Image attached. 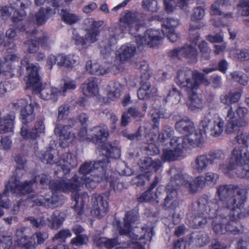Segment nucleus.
<instances>
[{"mask_svg":"<svg viewBox=\"0 0 249 249\" xmlns=\"http://www.w3.org/2000/svg\"><path fill=\"white\" fill-rule=\"evenodd\" d=\"M157 89L152 86L148 79L141 80V87L137 92L138 97L141 100H147L155 96Z\"/></svg>","mask_w":249,"mask_h":249,"instance_id":"22","label":"nucleus"},{"mask_svg":"<svg viewBox=\"0 0 249 249\" xmlns=\"http://www.w3.org/2000/svg\"><path fill=\"white\" fill-rule=\"evenodd\" d=\"M153 189H151V187L139 198V202L149 201L155 202L158 203L160 200L163 199L164 196V192H161V189L158 187L155 192H152Z\"/></svg>","mask_w":249,"mask_h":249,"instance_id":"29","label":"nucleus"},{"mask_svg":"<svg viewBox=\"0 0 249 249\" xmlns=\"http://www.w3.org/2000/svg\"><path fill=\"white\" fill-rule=\"evenodd\" d=\"M202 134L203 133L199 129L196 131L195 129V132L189 133L183 137H177V138L183 139L182 145L184 149L186 148L199 147L202 142Z\"/></svg>","mask_w":249,"mask_h":249,"instance_id":"21","label":"nucleus"},{"mask_svg":"<svg viewBox=\"0 0 249 249\" xmlns=\"http://www.w3.org/2000/svg\"><path fill=\"white\" fill-rule=\"evenodd\" d=\"M192 92V94L190 95L189 99L187 101L188 108L192 110L202 108L203 107V100L193 91Z\"/></svg>","mask_w":249,"mask_h":249,"instance_id":"49","label":"nucleus"},{"mask_svg":"<svg viewBox=\"0 0 249 249\" xmlns=\"http://www.w3.org/2000/svg\"><path fill=\"white\" fill-rule=\"evenodd\" d=\"M231 6V3L228 0H217L211 7V10L213 15L221 16L222 10L226 9Z\"/></svg>","mask_w":249,"mask_h":249,"instance_id":"46","label":"nucleus"},{"mask_svg":"<svg viewBox=\"0 0 249 249\" xmlns=\"http://www.w3.org/2000/svg\"><path fill=\"white\" fill-rule=\"evenodd\" d=\"M55 14L54 9L41 7L32 17L33 22L37 26L44 24L47 20Z\"/></svg>","mask_w":249,"mask_h":249,"instance_id":"25","label":"nucleus"},{"mask_svg":"<svg viewBox=\"0 0 249 249\" xmlns=\"http://www.w3.org/2000/svg\"><path fill=\"white\" fill-rule=\"evenodd\" d=\"M177 189L174 182L171 180L166 186V195L161 204L162 208L165 210H174L178 206Z\"/></svg>","mask_w":249,"mask_h":249,"instance_id":"16","label":"nucleus"},{"mask_svg":"<svg viewBox=\"0 0 249 249\" xmlns=\"http://www.w3.org/2000/svg\"><path fill=\"white\" fill-rule=\"evenodd\" d=\"M241 209L232 211L228 215L226 214L228 217V222L226 223V232H230L233 234H239L243 232V226L238 220L242 215L241 213Z\"/></svg>","mask_w":249,"mask_h":249,"instance_id":"12","label":"nucleus"},{"mask_svg":"<svg viewBox=\"0 0 249 249\" xmlns=\"http://www.w3.org/2000/svg\"><path fill=\"white\" fill-rule=\"evenodd\" d=\"M218 201L216 199L209 200L207 196L200 197L189 207V213L195 228L202 227L207 223L208 218L216 216Z\"/></svg>","mask_w":249,"mask_h":249,"instance_id":"4","label":"nucleus"},{"mask_svg":"<svg viewBox=\"0 0 249 249\" xmlns=\"http://www.w3.org/2000/svg\"><path fill=\"white\" fill-rule=\"evenodd\" d=\"M142 7L145 10L152 12H156L160 8L158 2L154 0H143Z\"/></svg>","mask_w":249,"mask_h":249,"instance_id":"60","label":"nucleus"},{"mask_svg":"<svg viewBox=\"0 0 249 249\" xmlns=\"http://www.w3.org/2000/svg\"><path fill=\"white\" fill-rule=\"evenodd\" d=\"M81 88L85 95L95 96L98 92V80L95 78H89L82 85Z\"/></svg>","mask_w":249,"mask_h":249,"instance_id":"34","label":"nucleus"},{"mask_svg":"<svg viewBox=\"0 0 249 249\" xmlns=\"http://www.w3.org/2000/svg\"><path fill=\"white\" fill-rule=\"evenodd\" d=\"M103 23L102 21H96L92 18H85L83 22V28L85 31L99 29Z\"/></svg>","mask_w":249,"mask_h":249,"instance_id":"55","label":"nucleus"},{"mask_svg":"<svg viewBox=\"0 0 249 249\" xmlns=\"http://www.w3.org/2000/svg\"><path fill=\"white\" fill-rule=\"evenodd\" d=\"M79 190L80 188L78 191L71 192L72 193L71 197L72 199L75 202V204L73 206V209L78 215H80L82 214V208L86 201L88 200L89 197L86 192H82L78 194L77 192Z\"/></svg>","mask_w":249,"mask_h":249,"instance_id":"33","label":"nucleus"},{"mask_svg":"<svg viewBox=\"0 0 249 249\" xmlns=\"http://www.w3.org/2000/svg\"><path fill=\"white\" fill-rule=\"evenodd\" d=\"M232 79L241 85L246 86L248 81L247 76L242 72L234 71L231 73Z\"/></svg>","mask_w":249,"mask_h":249,"instance_id":"63","label":"nucleus"},{"mask_svg":"<svg viewBox=\"0 0 249 249\" xmlns=\"http://www.w3.org/2000/svg\"><path fill=\"white\" fill-rule=\"evenodd\" d=\"M120 21L121 24L126 27L128 30H132L133 28L137 30L138 25H142L144 23L143 21L140 20L136 13L131 12L125 13L120 19Z\"/></svg>","mask_w":249,"mask_h":249,"instance_id":"24","label":"nucleus"},{"mask_svg":"<svg viewBox=\"0 0 249 249\" xmlns=\"http://www.w3.org/2000/svg\"><path fill=\"white\" fill-rule=\"evenodd\" d=\"M161 166L160 160H153L150 157L145 158L140 165L142 171L147 173L154 170L157 172Z\"/></svg>","mask_w":249,"mask_h":249,"instance_id":"39","label":"nucleus"},{"mask_svg":"<svg viewBox=\"0 0 249 249\" xmlns=\"http://www.w3.org/2000/svg\"><path fill=\"white\" fill-rule=\"evenodd\" d=\"M29 231L28 228L22 227L17 229L14 235V240L18 246L26 249H30L34 246V243L29 240Z\"/></svg>","mask_w":249,"mask_h":249,"instance_id":"19","label":"nucleus"},{"mask_svg":"<svg viewBox=\"0 0 249 249\" xmlns=\"http://www.w3.org/2000/svg\"><path fill=\"white\" fill-rule=\"evenodd\" d=\"M232 55L236 61L241 62H248L249 63V49H237L233 53ZM246 70L249 71V67L246 68Z\"/></svg>","mask_w":249,"mask_h":249,"instance_id":"52","label":"nucleus"},{"mask_svg":"<svg viewBox=\"0 0 249 249\" xmlns=\"http://www.w3.org/2000/svg\"><path fill=\"white\" fill-rule=\"evenodd\" d=\"M86 33L85 35V37L88 43L89 44H91L95 42L98 40V36L100 34L99 29H94L93 30L86 31Z\"/></svg>","mask_w":249,"mask_h":249,"instance_id":"64","label":"nucleus"},{"mask_svg":"<svg viewBox=\"0 0 249 249\" xmlns=\"http://www.w3.org/2000/svg\"><path fill=\"white\" fill-rule=\"evenodd\" d=\"M205 14V9L201 6L194 8L191 15V20L192 21L200 20L203 18Z\"/></svg>","mask_w":249,"mask_h":249,"instance_id":"61","label":"nucleus"},{"mask_svg":"<svg viewBox=\"0 0 249 249\" xmlns=\"http://www.w3.org/2000/svg\"><path fill=\"white\" fill-rule=\"evenodd\" d=\"M60 16L63 21L69 25L74 24L81 19L80 16L70 13L64 9L61 10Z\"/></svg>","mask_w":249,"mask_h":249,"instance_id":"48","label":"nucleus"},{"mask_svg":"<svg viewBox=\"0 0 249 249\" xmlns=\"http://www.w3.org/2000/svg\"><path fill=\"white\" fill-rule=\"evenodd\" d=\"M72 127L71 125L57 124L55 125L54 132L59 137L63 146H67L75 138L74 134L72 132Z\"/></svg>","mask_w":249,"mask_h":249,"instance_id":"17","label":"nucleus"},{"mask_svg":"<svg viewBox=\"0 0 249 249\" xmlns=\"http://www.w3.org/2000/svg\"><path fill=\"white\" fill-rule=\"evenodd\" d=\"M22 66H25L28 73L26 77V88L32 89L35 93L37 94L41 98L46 100H52L55 102L60 95L58 88L47 87L41 88V83L39 75V66L37 63H29L27 58H24L21 61Z\"/></svg>","mask_w":249,"mask_h":249,"instance_id":"3","label":"nucleus"},{"mask_svg":"<svg viewBox=\"0 0 249 249\" xmlns=\"http://www.w3.org/2000/svg\"><path fill=\"white\" fill-rule=\"evenodd\" d=\"M183 139L173 137L169 142V146L163 149L161 159L164 161H172L184 158Z\"/></svg>","mask_w":249,"mask_h":249,"instance_id":"10","label":"nucleus"},{"mask_svg":"<svg viewBox=\"0 0 249 249\" xmlns=\"http://www.w3.org/2000/svg\"><path fill=\"white\" fill-rule=\"evenodd\" d=\"M243 90L241 89L234 91H229L223 93L220 96L219 99L221 103L228 105V107L231 104L238 102L242 95Z\"/></svg>","mask_w":249,"mask_h":249,"instance_id":"31","label":"nucleus"},{"mask_svg":"<svg viewBox=\"0 0 249 249\" xmlns=\"http://www.w3.org/2000/svg\"><path fill=\"white\" fill-rule=\"evenodd\" d=\"M28 199L36 205L43 206L47 208H50L57 207L60 198L56 193L50 192L45 196H35L30 195L28 196Z\"/></svg>","mask_w":249,"mask_h":249,"instance_id":"14","label":"nucleus"},{"mask_svg":"<svg viewBox=\"0 0 249 249\" xmlns=\"http://www.w3.org/2000/svg\"><path fill=\"white\" fill-rule=\"evenodd\" d=\"M180 24L179 20L173 18H167L162 22L161 31L163 34H166L175 30Z\"/></svg>","mask_w":249,"mask_h":249,"instance_id":"44","label":"nucleus"},{"mask_svg":"<svg viewBox=\"0 0 249 249\" xmlns=\"http://www.w3.org/2000/svg\"><path fill=\"white\" fill-rule=\"evenodd\" d=\"M225 108L227 109V115L225 119L227 122L226 127L227 133H231L237 131L238 129L237 119L235 118V112L231 106L227 107Z\"/></svg>","mask_w":249,"mask_h":249,"instance_id":"32","label":"nucleus"},{"mask_svg":"<svg viewBox=\"0 0 249 249\" xmlns=\"http://www.w3.org/2000/svg\"><path fill=\"white\" fill-rule=\"evenodd\" d=\"M174 133V131L173 129L167 128L159 134L158 141L162 144L168 146Z\"/></svg>","mask_w":249,"mask_h":249,"instance_id":"56","label":"nucleus"},{"mask_svg":"<svg viewBox=\"0 0 249 249\" xmlns=\"http://www.w3.org/2000/svg\"><path fill=\"white\" fill-rule=\"evenodd\" d=\"M201 27V26L200 24H197L196 25L191 24L190 25V41L193 42L194 44H196L200 38L199 34L197 32H196V31L200 29Z\"/></svg>","mask_w":249,"mask_h":249,"instance_id":"62","label":"nucleus"},{"mask_svg":"<svg viewBox=\"0 0 249 249\" xmlns=\"http://www.w3.org/2000/svg\"><path fill=\"white\" fill-rule=\"evenodd\" d=\"M108 89V96L111 99L118 98L121 95L122 86L118 82H115L110 84Z\"/></svg>","mask_w":249,"mask_h":249,"instance_id":"57","label":"nucleus"},{"mask_svg":"<svg viewBox=\"0 0 249 249\" xmlns=\"http://www.w3.org/2000/svg\"><path fill=\"white\" fill-rule=\"evenodd\" d=\"M136 67L141 71V79H149L151 72L147 63L145 61H140L137 63Z\"/></svg>","mask_w":249,"mask_h":249,"instance_id":"58","label":"nucleus"},{"mask_svg":"<svg viewBox=\"0 0 249 249\" xmlns=\"http://www.w3.org/2000/svg\"><path fill=\"white\" fill-rule=\"evenodd\" d=\"M136 50V47L134 45L127 43L122 45L119 48L117 55L121 61H124L133 56Z\"/></svg>","mask_w":249,"mask_h":249,"instance_id":"36","label":"nucleus"},{"mask_svg":"<svg viewBox=\"0 0 249 249\" xmlns=\"http://www.w3.org/2000/svg\"><path fill=\"white\" fill-rule=\"evenodd\" d=\"M89 132L91 133L90 142L98 145L104 143L109 135L108 128L105 125L93 127L89 130Z\"/></svg>","mask_w":249,"mask_h":249,"instance_id":"20","label":"nucleus"},{"mask_svg":"<svg viewBox=\"0 0 249 249\" xmlns=\"http://www.w3.org/2000/svg\"><path fill=\"white\" fill-rule=\"evenodd\" d=\"M193 71L189 68H183L179 70L175 79L176 83L182 87H185L188 91V84L191 82Z\"/></svg>","mask_w":249,"mask_h":249,"instance_id":"27","label":"nucleus"},{"mask_svg":"<svg viewBox=\"0 0 249 249\" xmlns=\"http://www.w3.org/2000/svg\"><path fill=\"white\" fill-rule=\"evenodd\" d=\"M36 38L41 47L44 49H48L53 43V40L50 38L49 34L45 32L40 31L37 33Z\"/></svg>","mask_w":249,"mask_h":249,"instance_id":"50","label":"nucleus"},{"mask_svg":"<svg viewBox=\"0 0 249 249\" xmlns=\"http://www.w3.org/2000/svg\"><path fill=\"white\" fill-rule=\"evenodd\" d=\"M170 115V113L163 108L154 110L151 115L152 121L154 123L152 125L153 128L155 129L159 128L160 118L166 119L169 118Z\"/></svg>","mask_w":249,"mask_h":249,"instance_id":"45","label":"nucleus"},{"mask_svg":"<svg viewBox=\"0 0 249 249\" xmlns=\"http://www.w3.org/2000/svg\"><path fill=\"white\" fill-rule=\"evenodd\" d=\"M236 113L238 117L237 119L238 128L246 126L249 123L246 116L248 113V109L244 107H238L236 109Z\"/></svg>","mask_w":249,"mask_h":249,"instance_id":"54","label":"nucleus"},{"mask_svg":"<svg viewBox=\"0 0 249 249\" xmlns=\"http://www.w3.org/2000/svg\"><path fill=\"white\" fill-rule=\"evenodd\" d=\"M45 126L44 123L40 120L36 123L34 127L29 131L27 125H23L21 128L20 134L24 139L36 140L44 135Z\"/></svg>","mask_w":249,"mask_h":249,"instance_id":"18","label":"nucleus"},{"mask_svg":"<svg viewBox=\"0 0 249 249\" xmlns=\"http://www.w3.org/2000/svg\"><path fill=\"white\" fill-rule=\"evenodd\" d=\"M40 159L47 164H56L57 169L54 172L55 174L58 175V171L62 173V178L64 179L69 176L71 169L77 165V160L74 155L66 152L59 157L58 151L52 148L43 152Z\"/></svg>","mask_w":249,"mask_h":249,"instance_id":"5","label":"nucleus"},{"mask_svg":"<svg viewBox=\"0 0 249 249\" xmlns=\"http://www.w3.org/2000/svg\"><path fill=\"white\" fill-rule=\"evenodd\" d=\"M65 219V214L58 210L55 211L52 214L50 220L51 227L54 230L58 229L63 224Z\"/></svg>","mask_w":249,"mask_h":249,"instance_id":"47","label":"nucleus"},{"mask_svg":"<svg viewBox=\"0 0 249 249\" xmlns=\"http://www.w3.org/2000/svg\"><path fill=\"white\" fill-rule=\"evenodd\" d=\"M107 162V159L99 160L94 163L91 161L85 162L79 168L81 177L74 175L70 179L58 182L55 188L63 192H74L85 184L88 188L93 189L98 182L104 180L108 181L112 185L113 181L106 176L105 167Z\"/></svg>","mask_w":249,"mask_h":249,"instance_id":"2","label":"nucleus"},{"mask_svg":"<svg viewBox=\"0 0 249 249\" xmlns=\"http://www.w3.org/2000/svg\"><path fill=\"white\" fill-rule=\"evenodd\" d=\"M161 38L158 30L148 29L145 32L144 36H136V41L138 48L140 49L141 46L147 45L151 47L157 45Z\"/></svg>","mask_w":249,"mask_h":249,"instance_id":"15","label":"nucleus"},{"mask_svg":"<svg viewBox=\"0 0 249 249\" xmlns=\"http://www.w3.org/2000/svg\"><path fill=\"white\" fill-rule=\"evenodd\" d=\"M15 160L18 164L14 176L11 177L7 183L5 184L4 194L10 192L12 194L18 195H24L32 191L31 181H25L21 182L20 180V178L24 174L23 170L25 160H23L20 156L16 157Z\"/></svg>","mask_w":249,"mask_h":249,"instance_id":"7","label":"nucleus"},{"mask_svg":"<svg viewBox=\"0 0 249 249\" xmlns=\"http://www.w3.org/2000/svg\"><path fill=\"white\" fill-rule=\"evenodd\" d=\"M38 40H28L24 43L23 49L29 53H35L36 52L39 48Z\"/></svg>","mask_w":249,"mask_h":249,"instance_id":"59","label":"nucleus"},{"mask_svg":"<svg viewBox=\"0 0 249 249\" xmlns=\"http://www.w3.org/2000/svg\"><path fill=\"white\" fill-rule=\"evenodd\" d=\"M191 243L196 247H201L208 244L210 238L207 234L204 232L193 233L191 238Z\"/></svg>","mask_w":249,"mask_h":249,"instance_id":"40","label":"nucleus"},{"mask_svg":"<svg viewBox=\"0 0 249 249\" xmlns=\"http://www.w3.org/2000/svg\"><path fill=\"white\" fill-rule=\"evenodd\" d=\"M201 84L207 86L210 84V82L202 73L197 71H193L191 82L188 84V91H193L194 89H197Z\"/></svg>","mask_w":249,"mask_h":249,"instance_id":"26","label":"nucleus"},{"mask_svg":"<svg viewBox=\"0 0 249 249\" xmlns=\"http://www.w3.org/2000/svg\"><path fill=\"white\" fill-rule=\"evenodd\" d=\"M213 116L212 113L209 111L203 117L200 121L199 125V129L204 134L209 133V128L210 125L213 124Z\"/></svg>","mask_w":249,"mask_h":249,"instance_id":"51","label":"nucleus"},{"mask_svg":"<svg viewBox=\"0 0 249 249\" xmlns=\"http://www.w3.org/2000/svg\"><path fill=\"white\" fill-rule=\"evenodd\" d=\"M175 128L179 132L186 136L189 133L195 132V128L193 123L190 119H184L176 123Z\"/></svg>","mask_w":249,"mask_h":249,"instance_id":"38","label":"nucleus"},{"mask_svg":"<svg viewBox=\"0 0 249 249\" xmlns=\"http://www.w3.org/2000/svg\"><path fill=\"white\" fill-rule=\"evenodd\" d=\"M10 8L13 12L12 20L16 23L22 20L26 16V9L32 4L31 0H8Z\"/></svg>","mask_w":249,"mask_h":249,"instance_id":"11","label":"nucleus"},{"mask_svg":"<svg viewBox=\"0 0 249 249\" xmlns=\"http://www.w3.org/2000/svg\"><path fill=\"white\" fill-rule=\"evenodd\" d=\"M15 115L8 114L0 119V133L5 134L13 131Z\"/></svg>","mask_w":249,"mask_h":249,"instance_id":"37","label":"nucleus"},{"mask_svg":"<svg viewBox=\"0 0 249 249\" xmlns=\"http://www.w3.org/2000/svg\"><path fill=\"white\" fill-rule=\"evenodd\" d=\"M209 163H210L207 154H202L196 157L192 163V167L195 172L200 174L207 169Z\"/></svg>","mask_w":249,"mask_h":249,"instance_id":"35","label":"nucleus"},{"mask_svg":"<svg viewBox=\"0 0 249 249\" xmlns=\"http://www.w3.org/2000/svg\"><path fill=\"white\" fill-rule=\"evenodd\" d=\"M109 66H103L98 63H92L90 60L88 61L86 64V68L87 71L90 74L97 75H104L109 71H113L117 67L111 64L107 63Z\"/></svg>","mask_w":249,"mask_h":249,"instance_id":"23","label":"nucleus"},{"mask_svg":"<svg viewBox=\"0 0 249 249\" xmlns=\"http://www.w3.org/2000/svg\"><path fill=\"white\" fill-rule=\"evenodd\" d=\"M171 180L177 188L181 185H183L192 194L196 193L199 188H203L205 185L202 176L193 178L187 174L178 173L171 177Z\"/></svg>","mask_w":249,"mask_h":249,"instance_id":"8","label":"nucleus"},{"mask_svg":"<svg viewBox=\"0 0 249 249\" xmlns=\"http://www.w3.org/2000/svg\"><path fill=\"white\" fill-rule=\"evenodd\" d=\"M91 213L93 215L100 219L106 214L108 209L106 196L93 194L91 198Z\"/></svg>","mask_w":249,"mask_h":249,"instance_id":"13","label":"nucleus"},{"mask_svg":"<svg viewBox=\"0 0 249 249\" xmlns=\"http://www.w3.org/2000/svg\"><path fill=\"white\" fill-rule=\"evenodd\" d=\"M102 153L105 156H103L100 160H104L107 159V162L106 164V166H107L108 163L110 162V158L116 159L120 157L121 150L117 145H113L111 144L107 143L104 148L102 149Z\"/></svg>","mask_w":249,"mask_h":249,"instance_id":"30","label":"nucleus"},{"mask_svg":"<svg viewBox=\"0 0 249 249\" xmlns=\"http://www.w3.org/2000/svg\"><path fill=\"white\" fill-rule=\"evenodd\" d=\"M63 180H65L64 179V178H62V180H60V181L57 180L54 182H51V178L49 175H48L47 174H41L38 175L37 176H36L35 177L34 180L33 181L31 180L32 182L31 187L32 186L34 183L36 182V183H39L41 185L42 187L43 188H45L47 186H49V188H51V190H54L55 191H61V190L55 188V186H56V184L58 182H62ZM31 189L32 190V188H31ZM32 192V190L30 192L25 194L24 195H25L26 194H29L31 193ZM61 192H62V191H61Z\"/></svg>","mask_w":249,"mask_h":249,"instance_id":"28","label":"nucleus"},{"mask_svg":"<svg viewBox=\"0 0 249 249\" xmlns=\"http://www.w3.org/2000/svg\"><path fill=\"white\" fill-rule=\"evenodd\" d=\"M247 190L243 187L233 184L219 185L216 188V195L221 203L217 206L216 216L212 222L213 231L217 235L226 232V223L228 217L226 216L231 211L243 208L247 196Z\"/></svg>","mask_w":249,"mask_h":249,"instance_id":"1","label":"nucleus"},{"mask_svg":"<svg viewBox=\"0 0 249 249\" xmlns=\"http://www.w3.org/2000/svg\"><path fill=\"white\" fill-rule=\"evenodd\" d=\"M207 155L210 163L212 164L220 162L224 160L226 157L224 152L219 149L211 151Z\"/></svg>","mask_w":249,"mask_h":249,"instance_id":"53","label":"nucleus"},{"mask_svg":"<svg viewBox=\"0 0 249 249\" xmlns=\"http://www.w3.org/2000/svg\"><path fill=\"white\" fill-rule=\"evenodd\" d=\"M249 152L246 146L235 147L232 151L229 164H220L219 168L224 174L236 169L237 176L241 178H249Z\"/></svg>","mask_w":249,"mask_h":249,"instance_id":"6","label":"nucleus"},{"mask_svg":"<svg viewBox=\"0 0 249 249\" xmlns=\"http://www.w3.org/2000/svg\"><path fill=\"white\" fill-rule=\"evenodd\" d=\"M196 44L192 42L191 45H186L181 48L182 57L189 59L191 63L197 61V52L195 47Z\"/></svg>","mask_w":249,"mask_h":249,"instance_id":"41","label":"nucleus"},{"mask_svg":"<svg viewBox=\"0 0 249 249\" xmlns=\"http://www.w3.org/2000/svg\"><path fill=\"white\" fill-rule=\"evenodd\" d=\"M21 119L24 125L32 122L35 117L34 113V106L32 103L26 105L21 110Z\"/></svg>","mask_w":249,"mask_h":249,"instance_id":"43","label":"nucleus"},{"mask_svg":"<svg viewBox=\"0 0 249 249\" xmlns=\"http://www.w3.org/2000/svg\"><path fill=\"white\" fill-rule=\"evenodd\" d=\"M224 128V122L219 117L213 119V124H211L209 128V132L210 135L214 137L219 136L223 131Z\"/></svg>","mask_w":249,"mask_h":249,"instance_id":"42","label":"nucleus"},{"mask_svg":"<svg viewBox=\"0 0 249 249\" xmlns=\"http://www.w3.org/2000/svg\"><path fill=\"white\" fill-rule=\"evenodd\" d=\"M127 30L126 27L121 23L118 26L109 29L110 38L105 39L100 44V53L104 58L110 55L113 51L112 46L115 44L118 37L122 36V35Z\"/></svg>","mask_w":249,"mask_h":249,"instance_id":"9","label":"nucleus"}]
</instances>
